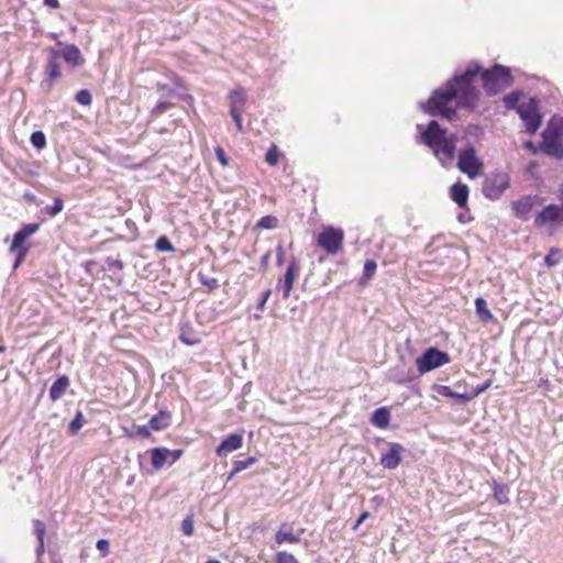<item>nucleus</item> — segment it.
<instances>
[{"label":"nucleus","instance_id":"obj_1","mask_svg":"<svg viewBox=\"0 0 563 563\" xmlns=\"http://www.w3.org/2000/svg\"><path fill=\"white\" fill-rule=\"evenodd\" d=\"M481 67L470 64L462 76H455L444 89L434 91L429 99L426 110L440 113L449 120L455 117V110L451 107L453 101L457 104L472 108L477 99V91L473 85L474 78L479 74Z\"/></svg>","mask_w":563,"mask_h":563},{"label":"nucleus","instance_id":"obj_2","mask_svg":"<svg viewBox=\"0 0 563 563\" xmlns=\"http://www.w3.org/2000/svg\"><path fill=\"white\" fill-rule=\"evenodd\" d=\"M482 81L488 95H496L509 87L512 78L508 68L495 65L492 69L482 71Z\"/></svg>","mask_w":563,"mask_h":563},{"label":"nucleus","instance_id":"obj_3","mask_svg":"<svg viewBox=\"0 0 563 563\" xmlns=\"http://www.w3.org/2000/svg\"><path fill=\"white\" fill-rule=\"evenodd\" d=\"M517 112L523 121L527 132L533 134L540 128L542 117L536 98L522 100L517 107Z\"/></svg>","mask_w":563,"mask_h":563},{"label":"nucleus","instance_id":"obj_4","mask_svg":"<svg viewBox=\"0 0 563 563\" xmlns=\"http://www.w3.org/2000/svg\"><path fill=\"white\" fill-rule=\"evenodd\" d=\"M510 179L508 174L504 172L489 173L482 186L483 195L489 200H496L501 197L504 191L509 187Z\"/></svg>","mask_w":563,"mask_h":563},{"label":"nucleus","instance_id":"obj_5","mask_svg":"<svg viewBox=\"0 0 563 563\" xmlns=\"http://www.w3.org/2000/svg\"><path fill=\"white\" fill-rule=\"evenodd\" d=\"M344 232L340 228L324 227L317 238V244L330 255H335L342 247Z\"/></svg>","mask_w":563,"mask_h":563},{"label":"nucleus","instance_id":"obj_6","mask_svg":"<svg viewBox=\"0 0 563 563\" xmlns=\"http://www.w3.org/2000/svg\"><path fill=\"white\" fill-rule=\"evenodd\" d=\"M450 362L448 353L437 347L427 349L421 356L416 360V365L420 374L431 372Z\"/></svg>","mask_w":563,"mask_h":563},{"label":"nucleus","instance_id":"obj_7","mask_svg":"<svg viewBox=\"0 0 563 563\" xmlns=\"http://www.w3.org/2000/svg\"><path fill=\"white\" fill-rule=\"evenodd\" d=\"M534 224L539 228L544 225L563 224V205H549L534 218Z\"/></svg>","mask_w":563,"mask_h":563},{"label":"nucleus","instance_id":"obj_8","mask_svg":"<svg viewBox=\"0 0 563 563\" xmlns=\"http://www.w3.org/2000/svg\"><path fill=\"white\" fill-rule=\"evenodd\" d=\"M230 114L234 120L236 126L241 129L242 126V112L244 110L246 103V95L243 88H236L232 90L228 97Z\"/></svg>","mask_w":563,"mask_h":563},{"label":"nucleus","instance_id":"obj_9","mask_svg":"<svg viewBox=\"0 0 563 563\" xmlns=\"http://www.w3.org/2000/svg\"><path fill=\"white\" fill-rule=\"evenodd\" d=\"M457 165L463 173L472 178L475 177L482 168V162L475 156L473 147H467L460 153Z\"/></svg>","mask_w":563,"mask_h":563},{"label":"nucleus","instance_id":"obj_10","mask_svg":"<svg viewBox=\"0 0 563 563\" xmlns=\"http://www.w3.org/2000/svg\"><path fill=\"white\" fill-rule=\"evenodd\" d=\"M525 145L532 154L563 158V143H525Z\"/></svg>","mask_w":563,"mask_h":563},{"label":"nucleus","instance_id":"obj_11","mask_svg":"<svg viewBox=\"0 0 563 563\" xmlns=\"http://www.w3.org/2000/svg\"><path fill=\"white\" fill-rule=\"evenodd\" d=\"M418 131L420 141H448L445 137V130L440 128L437 121L431 120L427 125L419 124Z\"/></svg>","mask_w":563,"mask_h":563},{"label":"nucleus","instance_id":"obj_12","mask_svg":"<svg viewBox=\"0 0 563 563\" xmlns=\"http://www.w3.org/2000/svg\"><path fill=\"white\" fill-rule=\"evenodd\" d=\"M540 200L537 196H525L511 203L515 216L521 220H527L534 206L539 205Z\"/></svg>","mask_w":563,"mask_h":563},{"label":"nucleus","instance_id":"obj_13","mask_svg":"<svg viewBox=\"0 0 563 563\" xmlns=\"http://www.w3.org/2000/svg\"><path fill=\"white\" fill-rule=\"evenodd\" d=\"M299 269V264L296 258H292L289 263L287 271L284 275V278L279 280L278 287L283 289V298L287 299L290 295L294 280L296 278V273Z\"/></svg>","mask_w":563,"mask_h":563},{"label":"nucleus","instance_id":"obj_14","mask_svg":"<svg viewBox=\"0 0 563 563\" xmlns=\"http://www.w3.org/2000/svg\"><path fill=\"white\" fill-rule=\"evenodd\" d=\"M404 452V446L398 443H390L389 451L384 453L380 457V464L388 470L396 468L401 462V453Z\"/></svg>","mask_w":563,"mask_h":563},{"label":"nucleus","instance_id":"obj_15","mask_svg":"<svg viewBox=\"0 0 563 563\" xmlns=\"http://www.w3.org/2000/svg\"><path fill=\"white\" fill-rule=\"evenodd\" d=\"M57 53L58 56L63 57L71 67H79L85 63V58L79 48L74 44L64 45L60 51H57Z\"/></svg>","mask_w":563,"mask_h":563},{"label":"nucleus","instance_id":"obj_16","mask_svg":"<svg viewBox=\"0 0 563 563\" xmlns=\"http://www.w3.org/2000/svg\"><path fill=\"white\" fill-rule=\"evenodd\" d=\"M563 139V118L554 115L543 131L542 141H561Z\"/></svg>","mask_w":563,"mask_h":563},{"label":"nucleus","instance_id":"obj_17","mask_svg":"<svg viewBox=\"0 0 563 563\" xmlns=\"http://www.w3.org/2000/svg\"><path fill=\"white\" fill-rule=\"evenodd\" d=\"M301 533H302V530H300L299 532L295 533L292 531V528L289 525L283 523L280 526V528L278 529V531L276 532V534H275V541H276L277 544L299 543L300 540H301Z\"/></svg>","mask_w":563,"mask_h":563},{"label":"nucleus","instance_id":"obj_18","mask_svg":"<svg viewBox=\"0 0 563 563\" xmlns=\"http://www.w3.org/2000/svg\"><path fill=\"white\" fill-rule=\"evenodd\" d=\"M243 438L241 434H231L224 439L217 448L219 456H227L229 453L239 450L242 446Z\"/></svg>","mask_w":563,"mask_h":563},{"label":"nucleus","instance_id":"obj_19","mask_svg":"<svg viewBox=\"0 0 563 563\" xmlns=\"http://www.w3.org/2000/svg\"><path fill=\"white\" fill-rule=\"evenodd\" d=\"M452 200L460 207L465 208L468 200V188L466 185L456 183L450 189Z\"/></svg>","mask_w":563,"mask_h":563},{"label":"nucleus","instance_id":"obj_20","mask_svg":"<svg viewBox=\"0 0 563 563\" xmlns=\"http://www.w3.org/2000/svg\"><path fill=\"white\" fill-rule=\"evenodd\" d=\"M69 387V379L66 375L60 376L57 378L49 389V398L53 401L58 400L67 390Z\"/></svg>","mask_w":563,"mask_h":563},{"label":"nucleus","instance_id":"obj_21","mask_svg":"<svg viewBox=\"0 0 563 563\" xmlns=\"http://www.w3.org/2000/svg\"><path fill=\"white\" fill-rule=\"evenodd\" d=\"M169 450L166 448H156L151 452L152 464L156 470L164 467L166 464L169 465Z\"/></svg>","mask_w":563,"mask_h":563},{"label":"nucleus","instance_id":"obj_22","mask_svg":"<svg viewBox=\"0 0 563 563\" xmlns=\"http://www.w3.org/2000/svg\"><path fill=\"white\" fill-rule=\"evenodd\" d=\"M57 57V51L52 49L47 66L45 68V76L51 82L60 77V67L56 62Z\"/></svg>","mask_w":563,"mask_h":563},{"label":"nucleus","instance_id":"obj_23","mask_svg":"<svg viewBox=\"0 0 563 563\" xmlns=\"http://www.w3.org/2000/svg\"><path fill=\"white\" fill-rule=\"evenodd\" d=\"M389 411L385 407H380L373 412L371 422L378 428H387L389 424Z\"/></svg>","mask_w":563,"mask_h":563},{"label":"nucleus","instance_id":"obj_24","mask_svg":"<svg viewBox=\"0 0 563 563\" xmlns=\"http://www.w3.org/2000/svg\"><path fill=\"white\" fill-rule=\"evenodd\" d=\"M148 423L155 431L163 430L169 426L170 415L166 411H161L158 415L152 417Z\"/></svg>","mask_w":563,"mask_h":563},{"label":"nucleus","instance_id":"obj_25","mask_svg":"<svg viewBox=\"0 0 563 563\" xmlns=\"http://www.w3.org/2000/svg\"><path fill=\"white\" fill-rule=\"evenodd\" d=\"M33 527H34V532H35V534L37 537V541H38V544L36 548V553L38 556H41L42 553L44 552V534H45L46 528H45L44 522H42L38 519L33 520Z\"/></svg>","mask_w":563,"mask_h":563},{"label":"nucleus","instance_id":"obj_26","mask_svg":"<svg viewBox=\"0 0 563 563\" xmlns=\"http://www.w3.org/2000/svg\"><path fill=\"white\" fill-rule=\"evenodd\" d=\"M475 310H476V314L477 317L484 321V322H487L489 320L493 319V314L492 312L489 311V309L487 308V302L485 299L483 298H477L475 300Z\"/></svg>","mask_w":563,"mask_h":563},{"label":"nucleus","instance_id":"obj_27","mask_svg":"<svg viewBox=\"0 0 563 563\" xmlns=\"http://www.w3.org/2000/svg\"><path fill=\"white\" fill-rule=\"evenodd\" d=\"M563 257V253L559 249H551L549 254L544 257V263L549 267H553L560 263Z\"/></svg>","mask_w":563,"mask_h":563},{"label":"nucleus","instance_id":"obj_28","mask_svg":"<svg viewBox=\"0 0 563 563\" xmlns=\"http://www.w3.org/2000/svg\"><path fill=\"white\" fill-rule=\"evenodd\" d=\"M283 154L278 151L276 145H273L266 153L265 159L269 165H277Z\"/></svg>","mask_w":563,"mask_h":563},{"label":"nucleus","instance_id":"obj_29","mask_svg":"<svg viewBox=\"0 0 563 563\" xmlns=\"http://www.w3.org/2000/svg\"><path fill=\"white\" fill-rule=\"evenodd\" d=\"M255 457L250 456L246 460H238L233 463V474H238L243 470L249 468L251 465L255 463Z\"/></svg>","mask_w":563,"mask_h":563},{"label":"nucleus","instance_id":"obj_30","mask_svg":"<svg viewBox=\"0 0 563 563\" xmlns=\"http://www.w3.org/2000/svg\"><path fill=\"white\" fill-rule=\"evenodd\" d=\"M26 240H27V238H25V235L21 231H18L13 236V241H12V244H11L9 251L15 252L18 250L25 249L23 245Z\"/></svg>","mask_w":563,"mask_h":563},{"label":"nucleus","instance_id":"obj_31","mask_svg":"<svg viewBox=\"0 0 563 563\" xmlns=\"http://www.w3.org/2000/svg\"><path fill=\"white\" fill-rule=\"evenodd\" d=\"M277 218L273 216H265L260 219L256 227L260 229H275L277 227Z\"/></svg>","mask_w":563,"mask_h":563},{"label":"nucleus","instance_id":"obj_32","mask_svg":"<svg viewBox=\"0 0 563 563\" xmlns=\"http://www.w3.org/2000/svg\"><path fill=\"white\" fill-rule=\"evenodd\" d=\"M429 145L435 153H438L440 150L434 147L433 145H441V151L443 154L451 156L455 148V143H426Z\"/></svg>","mask_w":563,"mask_h":563},{"label":"nucleus","instance_id":"obj_33","mask_svg":"<svg viewBox=\"0 0 563 563\" xmlns=\"http://www.w3.org/2000/svg\"><path fill=\"white\" fill-rule=\"evenodd\" d=\"M520 92H511L504 97V102L508 109H517L520 99Z\"/></svg>","mask_w":563,"mask_h":563},{"label":"nucleus","instance_id":"obj_34","mask_svg":"<svg viewBox=\"0 0 563 563\" xmlns=\"http://www.w3.org/2000/svg\"><path fill=\"white\" fill-rule=\"evenodd\" d=\"M75 100L79 103V104H82V106H89L92 101V97H91V93L86 90V89H82V90H79L76 96H75Z\"/></svg>","mask_w":563,"mask_h":563},{"label":"nucleus","instance_id":"obj_35","mask_svg":"<svg viewBox=\"0 0 563 563\" xmlns=\"http://www.w3.org/2000/svg\"><path fill=\"white\" fill-rule=\"evenodd\" d=\"M275 563H299L297 559L287 552L279 551L275 554Z\"/></svg>","mask_w":563,"mask_h":563},{"label":"nucleus","instance_id":"obj_36","mask_svg":"<svg viewBox=\"0 0 563 563\" xmlns=\"http://www.w3.org/2000/svg\"><path fill=\"white\" fill-rule=\"evenodd\" d=\"M156 249L161 252H170L174 250V246L166 236H161L156 241Z\"/></svg>","mask_w":563,"mask_h":563},{"label":"nucleus","instance_id":"obj_37","mask_svg":"<svg viewBox=\"0 0 563 563\" xmlns=\"http://www.w3.org/2000/svg\"><path fill=\"white\" fill-rule=\"evenodd\" d=\"M82 427V413L78 412L73 421L69 423V432L76 434Z\"/></svg>","mask_w":563,"mask_h":563},{"label":"nucleus","instance_id":"obj_38","mask_svg":"<svg viewBox=\"0 0 563 563\" xmlns=\"http://www.w3.org/2000/svg\"><path fill=\"white\" fill-rule=\"evenodd\" d=\"M181 530L186 536L194 533V520L191 517H186L181 523Z\"/></svg>","mask_w":563,"mask_h":563},{"label":"nucleus","instance_id":"obj_39","mask_svg":"<svg viewBox=\"0 0 563 563\" xmlns=\"http://www.w3.org/2000/svg\"><path fill=\"white\" fill-rule=\"evenodd\" d=\"M64 203L63 200L56 198L52 207L48 208L47 213L52 217L58 214L63 210Z\"/></svg>","mask_w":563,"mask_h":563},{"label":"nucleus","instance_id":"obj_40","mask_svg":"<svg viewBox=\"0 0 563 563\" xmlns=\"http://www.w3.org/2000/svg\"><path fill=\"white\" fill-rule=\"evenodd\" d=\"M377 265L374 261H366L364 265V277L371 278L376 272Z\"/></svg>","mask_w":563,"mask_h":563},{"label":"nucleus","instance_id":"obj_41","mask_svg":"<svg viewBox=\"0 0 563 563\" xmlns=\"http://www.w3.org/2000/svg\"><path fill=\"white\" fill-rule=\"evenodd\" d=\"M38 230V224L36 223H29L25 224L20 231L25 235V238H30L34 233H36Z\"/></svg>","mask_w":563,"mask_h":563},{"label":"nucleus","instance_id":"obj_42","mask_svg":"<svg viewBox=\"0 0 563 563\" xmlns=\"http://www.w3.org/2000/svg\"><path fill=\"white\" fill-rule=\"evenodd\" d=\"M179 339L186 345H195V344L199 343L198 339L191 338L190 334H188L185 330L181 331Z\"/></svg>","mask_w":563,"mask_h":563},{"label":"nucleus","instance_id":"obj_43","mask_svg":"<svg viewBox=\"0 0 563 563\" xmlns=\"http://www.w3.org/2000/svg\"><path fill=\"white\" fill-rule=\"evenodd\" d=\"M172 107H173V104L170 102H167V101L158 102L155 106V108L153 109V113L154 114H161V113L169 110Z\"/></svg>","mask_w":563,"mask_h":563},{"label":"nucleus","instance_id":"obj_44","mask_svg":"<svg viewBox=\"0 0 563 563\" xmlns=\"http://www.w3.org/2000/svg\"><path fill=\"white\" fill-rule=\"evenodd\" d=\"M15 253V261H14V264H13V268H18L21 263L24 261V257L27 253V249H21V250H18L14 252Z\"/></svg>","mask_w":563,"mask_h":563},{"label":"nucleus","instance_id":"obj_45","mask_svg":"<svg viewBox=\"0 0 563 563\" xmlns=\"http://www.w3.org/2000/svg\"><path fill=\"white\" fill-rule=\"evenodd\" d=\"M97 549L101 552L102 556H106L109 552V543L107 540L101 539L97 541Z\"/></svg>","mask_w":563,"mask_h":563},{"label":"nucleus","instance_id":"obj_46","mask_svg":"<svg viewBox=\"0 0 563 563\" xmlns=\"http://www.w3.org/2000/svg\"><path fill=\"white\" fill-rule=\"evenodd\" d=\"M214 153H216V155H217V157H218L219 162L221 163V165H222V166H227V165H228V158H227V156H225L224 151L222 150V147L217 146V147L214 148Z\"/></svg>","mask_w":563,"mask_h":563},{"label":"nucleus","instance_id":"obj_47","mask_svg":"<svg viewBox=\"0 0 563 563\" xmlns=\"http://www.w3.org/2000/svg\"><path fill=\"white\" fill-rule=\"evenodd\" d=\"M446 390H449L448 387H445ZM445 395L448 396H451V397H454V398H459V399H462L464 401H470L474 395H470V394H457V393H452V391H448Z\"/></svg>","mask_w":563,"mask_h":563},{"label":"nucleus","instance_id":"obj_48","mask_svg":"<svg viewBox=\"0 0 563 563\" xmlns=\"http://www.w3.org/2000/svg\"><path fill=\"white\" fill-rule=\"evenodd\" d=\"M495 498L498 500L499 504H506L508 501V498L506 497L504 489L500 487L495 488Z\"/></svg>","mask_w":563,"mask_h":563},{"label":"nucleus","instance_id":"obj_49","mask_svg":"<svg viewBox=\"0 0 563 563\" xmlns=\"http://www.w3.org/2000/svg\"><path fill=\"white\" fill-rule=\"evenodd\" d=\"M170 456H169V465L175 463L183 454L181 450H169Z\"/></svg>","mask_w":563,"mask_h":563},{"label":"nucleus","instance_id":"obj_50","mask_svg":"<svg viewBox=\"0 0 563 563\" xmlns=\"http://www.w3.org/2000/svg\"><path fill=\"white\" fill-rule=\"evenodd\" d=\"M368 517H369V512H368V511H364L363 514H361V516H360V517H358V519L356 520V522H355V525H354L353 529H354V530H356V529L360 527V525H361L362 522H364Z\"/></svg>","mask_w":563,"mask_h":563},{"label":"nucleus","instance_id":"obj_51","mask_svg":"<svg viewBox=\"0 0 563 563\" xmlns=\"http://www.w3.org/2000/svg\"><path fill=\"white\" fill-rule=\"evenodd\" d=\"M30 141H45V135L42 131H35L32 133Z\"/></svg>","mask_w":563,"mask_h":563},{"label":"nucleus","instance_id":"obj_52","mask_svg":"<svg viewBox=\"0 0 563 563\" xmlns=\"http://www.w3.org/2000/svg\"><path fill=\"white\" fill-rule=\"evenodd\" d=\"M269 296H271V290L268 289V290H266V291L263 294V296H262V300H261V301H260V303H258V308H260V309H262V308L264 307V305H265V303H266V301L268 300Z\"/></svg>","mask_w":563,"mask_h":563},{"label":"nucleus","instance_id":"obj_53","mask_svg":"<svg viewBox=\"0 0 563 563\" xmlns=\"http://www.w3.org/2000/svg\"><path fill=\"white\" fill-rule=\"evenodd\" d=\"M44 4L53 9H57L59 7L58 0H44Z\"/></svg>","mask_w":563,"mask_h":563},{"label":"nucleus","instance_id":"obj_54","mask_svg":"<svg viewBox=\"0 0 563 563\" xmlns=\"http://www.w3.org/2000/svg\"><path fill=\"white\" fill-rule=\"evenodd\" d=\"M157 88H158L159 90H162V91H165V90H166L168 93L174 92V88H167V86H166V85L157 84Z\"/></svg>","mask_w":563,"mask_h":563},{"label":"nucleus","instance_id":"obj_55","mask_svg":"<svg viewBox=\"0 0 563 563\" xmlns=\"http://www.w3.org/2000/svg\"><path fill=\"white\" fill-rule=\"evenodd\" d=\"M139 433L144 435V437H147L150 434V432L147 431L146 427H140L139 428Z\"/></svg>","mask_w":563,"mask_h":563},{"label":"nucleus","instance_id":"obj_56","mask_svg":"<svg viewBox=\"0 0 563 563\" xmlns=\"http://www.w3.org/2000/svg\"><path fill=\"white\" fill-rule=\"evenodd\" d=\"M489 382H486L485 385H483V387L477 390L475 394H473L474 396L478 395L481 391H484L488 386H489Z\"/></svg>","mask_w":563,"mask_h":563},{"label":"nucleus","instance_id":"obj_57","mask_svg":"<svg viewBox=\"0 0 563 563\" xmlns=\"http://www.w3.org/2000/svg\"><path fill=\"white\" fill-rule=\"evenodd\" d=\"M38 150H42L46 143H33Z\"/></svg>","mask_w":563,"mask_h":563},{"label":"nucleus","instance_id":"obj_58","mask_svg":"<svg viewBox=\"0 0 563 563\" xmlns=\"http://www.w3.org/2000/svg\"><path fill=\"white\" fill-rule=\"evenodd\" d=\"M277 255H278V264H280L282 263V258H283V252L279 250Z\"/></svg>","mask_w":563,"mask_h":563},{"label":"nucleus","instance_id":"obj_59","mask_svg":"<svg viewBox=\"0 0 563 563\" xmlns=\"http://www.w3.org/2000/svg\"><path fill=\"white\" fill-rule=\"evenodd\" d=\"M206 563H220L218 560H208Z\"/></svg>","mask_w":563,"mask_h":563},{"label":"nucleus","instance_id":"obj_60","mask_svg":"<svg viewBox=\"0 0 563 563\" xmlns=\"http://www.w3.org/2000/svg\"><path fill=\"white\" fill-rule=\"evenodd\" d=\"M236 474H233V471L230 473V475L228 476V479L230 481L231 478H233V476H235Z\"/></svg>","mask_w":563,"mask_h":563},{"label":"nucleus","instance_id":"obj_61","mask_svg":"<svg viewBox=\"0 0 563 563\" xmlns=\"http://www.w3.org/2000/svg\"><path fill=\"white\" fill-rule=\"evenodd\" d=\"M4 351V346L0 345V353Z\"/></svg>","mask_w":563,"mask_h":563}]
</instances>
